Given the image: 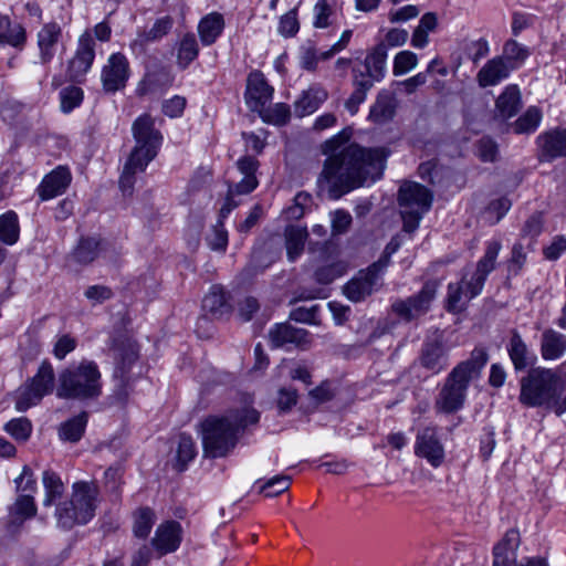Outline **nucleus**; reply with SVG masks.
Here are the masks:
<instances>
[{
	"instance_id": "nucleus-50",
	"label": "nucleus",
	"mask_w": 566,
	"mask_h": 566,
	"mask_svg": "<svg viewBox=\"0 0 566 566\" xmlns=\"http://www.w3.org/2000/svg\"><path fill=\"white\" fill-rule=\"evenodd\" d=\"M346 272V264L344 262H334L318 268L315 271V280L321 284H329L335 279L344 275Z\"/></svg>"
},
{
	"instance_id": "nucleus-46",
	"label": "nucleus",
	"mask_w": 566,
	"mask_h": 566,
	"mask_svg": "<svg viewBox=\"0 0 566 566\" xmlns=\"http://www.w3.org/2000/svg\"><path fill=\"white\" fill-rule=\"evenodd\" d=\"M292 479L289 475L280 474L275 475L261 484V480H258L255 484H260L259 493L264 494L268 497L277 496L291 486Z\"/></svg>"
},
{
	"instance_id": "nucleus-64",
	"label": "nucleus",
	"mask_w": 566,
	"mask_h": 566,
	"mask_svg": "<svg viewBox=\"0 0 566 566\" xmlns=\"http://www.w3.org/2000/svg\"><path fill=\"white\" fill-rule=\"evenodd\" d=\"M565 251H566V237L557 235L553 239L552 243L543 250V253L547 260L555 261Z\"/></svg>"
},
{
	"instance_id": "nucleus-60",
	"label": "nucleus",
	"mask_w": 566,
	"mask_h": 566,
	"mask_svg": "<svg viewBox=\"0 0 566 566\" xmlns=\"http://www.w3.org/2000/svg\"><path fill=\"white\" fill-rule=\"evenodd\" d=\"M318 306L313 305L311 307H297L290 313V318L306 324H317Z\"/></svg>"
},
{
	"instance_id": "nucleus-34",
	"label": "nucleus",
	"mask_w": 566,
	"mask_h": 566,
	"mask_svg": "<svg viewBox=\"0 0 566 566\" xmlns=\"http://www.w3.org/2000/svg\"><path fill=\"white\" fill-rule=\"evenodd\" d=\"M507 352L516 370L526 369L530 365L533 364V360L535 359L528 350L525 342L515 329L512 332Z\"/></svg>"
},
{
	"instance_id": "nucleus-17",
	"label": "nucleus",
	"mask_w": 566,
	"mask_h": 566,
	"mask_svg": "<svg viewBox=\"0 0 566 566\" xmlns=\"http://www.w3.org/2000/svg\"><path fill=\"white\" fill-rule=\"evenodd\" d=\"M129 76V63L122 53L112 54L102 70L103 87L106 92H116L124 87Z\"/></svg>"
},
{
	"instance_id": "nucleus-7",
	"label": "nucleus",
	"mask_w": 566,
	"mask_h": 566,
	"mask_svg": "<svg viewBox=\"0 0 566 566\" xmlns=\"http://www.w3.org/2000/svg\"><path fill=\"white\" fill-rule=\"evenodd\" d=\"M102 394L101 373L92 360H82L59 375L56 396L63 399H96Z\"/></svg>"
},
{
	"instance_id": "nucleus-12",
	"label": "nucleus",
	"mask_w": 566,
	"mask_h": 566,
	"mask_svg": "<svg viewBox=\"0 0 566 566\" xmlns=\"http://www.w3.org/2000/svg\"><path fill=\"white\" fill-rule=\"evenodd\" d=\"M95 44L90 30L80 35L75 54L67 64V76L72 82L81 83L90 71L95 59Z\"/></svg>"
},
{
	"instance_id": "nucleus-39",
	"label": "nucleus",
	"mask_w": 566,
	"mask_h": 566,
	"mask_svg": "<svg viewBox=\"0 0 566 566\" xmlns=\"http://www.w3.org/2000/svg\"><path fill=\"white\" fill-rule=\"evenodd\" d=\"M396 112V103L394 97L387 93L378 94L376 102L370 108L369 118L375 123L382 124L390 120Z\"/></svg>"
},
{
	"instance_id": "nucleus-24",
	"label": "nucleus",
	"mask_w": 566,
	"mask_h": 566,
	"mask_svg": "<svg viewBox=\"0 0 566 566\" xmlns=\"http://www.w3.org/2000/svg\"><path fill=\"white\" fill-rule=\"evenodd\" d=\"M518 546V531L509 530L503 539L493 548V566H516V551Z\"/></svg>"
},
{
	"instance_id": "nucleus-6",
	"label": "nucleus",
	"mask_w": 566,
	"mask_h": 566,
	"mask_svg": "<svg viewBox=\"0 0 566 566\" xmlns=\"http://www.w3.org/2000/svg\"><path fill=\"white\" fill-rule=\"evenodd\" d=\"M387 45L381 42L367 52L364 60V70L358 66L352 69L354 91L345 101V108L355 115L359 105L366 101L367 93L375 83L381 82L386 75Z\"/></svg>"
},
{
	"instance_id": "nucleus-48",
	"label": "nucleus",
	"mask_w": 566,
	"mask_h": 566,
	"mask_svg": "<svg viewBox=\"0 0 566 566\" xmlns=\"http://www.w3.org/2000/svg\"><path fill=\"white\" fill-rule=\"evenodd\" d=\"M326 98L323 91H308L295 103V112L300 116H305L315 112L319 104Z\"/></svg>"
},
{
	"instance_id": "nucleus-9",
	"label": "nucleus",
	"mask_w": 566,
	"mask_h": 566,
	"mask_svg": "<svg viewBox=\"0 0 566 566\" xmlns=\"http://www.w3.org/2000/svg\"><path fill=\"white\" fill-rule=\"evenodd\" d=\"M433 195L424 186L415 182H403L398 191V203L401 209L403 231L412 233L419 227L423 214L430 210Z\"/></svg>"
},
{
	"instance_id": "nucleus-55",
	"label": "nucleus",
	"mask_w": 566,
	"mask_h": 566,
	"mask_svg": "<svg viewBox=\"0 0 566 566\" xmlns=\"http://www.w3.org/2000/svg\"><path fill=\"white\" fill-rule=\"evenodd\" d=\"M314 21L313 25L316 29H325L328 28L331 22V17L333 15V8L327 3L326 0H318L314 6Z\"/></svg>"
},
{
	"instance_id": "nucleus-51",
	"label": "nucleus",
	"mask_w": 566,
	"mask_h": 566,
	"mask_svg": "<svg viewBox=\"0 0 566 566\" xmlns=\"http://www.w3.org/2000/svg\"><path fill=\"white\" fill-rule=\"evenodd\" d=\"M4 429L15 440L25 441L29 439V437L31 434L32 424L28 418L21 417V418H15V419L10 420L6 424Z\"/></svg>"
},
{
	"instance_id": "nucleus-35",
	"label": "nucleus",
	"mask_w": 566,
	"mask_h": 566,
	"mask_svg": "<svg viewBox=\"0 0 566 566\" xmlns=\"http://www.w3.org/2000/svg\"><path fill=\"white\" fill-rule=\"evenodd\" d=\"M566 352V336L554 331L546 329L542 334L541 353L544 359L554 360Z\"/></svg>"
},
{
	"instance_id": "nucleus-31",
	"label": "nucleus",
	"mask_w": 566,
	"mask_h": 566,
	"mask_svg": "<svg viewBox=\"0 0 566 566\" xmlns=\"http://www.w3.org/2000/svg\"><path fill=\"white\" fill-rule=\"evenodd\" d=\"M259 166V160L252 156H243L237 161L238 170L243 175L241 181L235 184L237 193H250L258 187L259 180L255 174Z\"/></svg>"
},
{
	"instance_id": "nucleus-42",
	"label": "nucleus",
	"mask_w": 566,
	"mask_h": 566,
	"mask_svg": "<svg viewBox=\"0 0 566 566\" xmlns=\"http://www.w3.org/2000/svg\"><path fill=\"white\" fill-rule=\"evenodd\" d=\"M86 423L87 413L84 411L65 421L61 424L59 431L61 439L70 442H77L85 431Z\"/></svg>"
},
{
	"instance_id": "nucleus-62",
	"label": "nucleus",
	"mask_w": 566,
	"mask_h": 566,
	"mask_svg": "<svg viewBox=\"0 0 566 566\" xmlns=\"http://www.w3.org/2000/svg\"><path fill=\"white\" fill-rule=\"evenodd\" d=\"M504 54L506 57H504L507 62L509 61H524L527 55L528 51L526 48L522 46L520 43H517L515 40H509L504 44Z\"/></svg>"
},
{
	"instance_id": "nucleus-41",
	"label": "nucleus",
	"mask_w": 566,
	"mask_h": 566,
	"mask_svg": "<svg viewBox=\"0 0 566 566\" xmlns=\"http://www.w3.org/2000/svg\"><path fill=\"white\" fill-rule=\"evenodd\" d=\"M20 235L19 219L14 211L10 210L0 216V241L8 245L18 242Z\"/></svg>"
},
{
	"instance_id": "nucleus-43",
	"label": "nucleus",
	"mask_w": 566,
	"mask_h": 566,
	"mask_svg": "<svg viewBox=\"0 0 566 566\" xmlns=\"http://www.w3.org/2000/svg\"><path fill=\"white\" fill-rule=\"evenodd\" d=\"M542 120V112L536 106H530L513 124L515 134L534 133Z\"/></svg>"
},
{
	"instance_id": "nucleus-57",
	"label": "nucleus",
	"mask_w": 566,
	"mask_h": 566,
	"mask_svg": "<svg viewBox=\"0 0 566 566\" xmlns=\"http://www.w3.org/2000/svg\"><path fill=\"white\" fill-rule=\"evenodd\" d=\"M543 213L542 212H535L525 221L522 230H521V237L522 238H530L531 241H535V239L542 233L543 231Z\"/></svg>"
},
{
	"instance_id": "nucleus-1",
	"label": "nucleus",
	"mask_w": 566,
	"mask_h": 566,
	"mask_svg": "<svg viewBox=\"0 0 566 566\" xmlns=\"http://www.w3.org/2000/svg\"><path fill=\"white\" fill-rule=\"evenodd\" d=\"M353 128L345 127L323 144L327 156L318 176L317 185L327 186V196L337 200L344 195L380 179L388 151L385 148H367L357 143L348 144Z\"/></svg>"
},
{
	"instance_id": "nucleus-4",
	"label": "nucleus",
	"mask_w": 566,
	"mask_h": 566,
	"mask_svg": "<svg viewBox=\"0 0 566 566\" xmlns=\"http://www.w3.org/2000/svg\"><path fill=\"white\" fill-rule=\"evenodd\" d=\"M132 132L136 145L124 166L119 179V186L124 195H132L135 175L146 169L148 164L157 156L163 142V136L155 128V120L149 114L137 117L133 123Z\"/></svg>"
},
{
	"instance_id": "nucleus-56",
	"label": "nucleus",
	"mask_w": 566,
	"mask_h": 566,
	"mask_svg": "<svg viewBox=\"0 0 566 566\" xmlns=\"http://www.w3.org/2000/svg\"><path fill=\"white\" fill-rule=\"evenodd\" d=\"M418 63L417 55L411 51L399 52L394 61V74L396 76L407 73L416 67Z\"/></svg>"
},
{
	"instance_id": "nucleus-27",
	"label": "nucleus",
	"mask_w": 566,
	"mask_h": 566,
	"mask_svg": "<svg viewBox=\"0 0 566 566\" xmlns=\"http://www.w3.org/2000/svg\"><path fill=\"white\" fill-rule=\"evenodd\" d=\"M512 69L513 65L502 56L489 60L478 73V83L481 87L496 85L510 75Z\"/></svg>"
},
{
	"instance_id": "nucleus-20",
	"label": "nucleus",
	"mask_w": 566,
	"mask_h": 566,
	"mask_svg": "<svg viewBox=\"0 0 566 566\" xmlns=\"http://www.w3.org/2000/svg\"><path fill=\"white\" fill-rule=\"evenodd\" d=\"M61 39L62 28L57 22L51 21L42 25L36 34L41 64L45 65L54 59Z\"/></svg>"
},
{
	"instance_id": "nucleus-38",
	"label": "nucleus",
	"mask_w": 566,
	"mask_h": 566,
	"mask_svg": "<svg viewBox=\"0 0 566 566\" xmlns=\"http://www.w3.org/2000/svg\"><path fill=\"white\" fill-rule=\"evenodd\" d=\"M307 235L305 228L298 226L286 227L284 237L287 258L291 262H294L303 253Z\"/></svg>"
},
{
	"instance_id": "nucleus-11",
	"label": "nucleus",
	"mask_w": 566,
	"mask_h": 566,
	"mask_svg": "<svg viewBox=\"0 0 566 566\" xmlns=\"http://www.w3.org/2000/svg\"><path fill=\"white\" fill-rule=\"evenodd\" d=\"M439 289L437 280L427 281L421 290L407 298L396 300L391 304V311L403 322H412L424 315L431 307Z\"/></svg>"
},
{
	"instance_id": "nucleus-47",
	"label": "nucleus",
	"mask_w": 566,
	"mask_h": 566,
	"mask_svg": "<svg viewBox=\"0 0 566 566\" xmlns=\"http://www.w3.org/2000/svg\"><path fill=\"white\" fill-rule=\"evenodd\" d=\"M197 454L196 446L190 436L180 434L177 448V461L176 468L179 471H184L188 463L195 459Z\"/></svg>"
},
{
	"instance_id": "nucleus-2",
	"label": "nucleus",
	"mask_w": 566,
	"mask_h": 566,
	"mask_svg": "<svg viewBox=\"0 0 566 566\" xmlns=\"http://www.w3.org/2000/svg\"><path fill=\"white\" fill-rule=\"evenodd\" d=\"M259 420L260 413L253 408L231 410L222 417L206 418L200 423L205 457L228 455L235 448L240 432L256 424Z\"/></svg>"
},
{
	"instance_id": "nucleus-40",
	"label": "nucleus",
	"mask_w": 566,
	"mask_h": 566,
	"mask_svg": "<svg viewBox=\"0 0 566 566\" xmlns=\"http://www.w3.org/2000/svg\"><path fill=\"white\" fill-rule=\"evenodd\" d=\"M42 482L45 490L43 505L48 507L53 505L57 499H61L65 488L60 475L51 470H45L43 472Z\"/></svg>"
},
{
	"instance_id": "nucleus-36",
	"label": "nucleus",
	"mask_w": 566,
	"mask_h": 566,
	"mask_svg": "<svg viewBox=\"0 0 566 566\" xmlns=\"http://www.w3.org/2000/svg\"><path fill=\"white\" fill-rule=\"evenodd\" d=\"M27 41V32L22 24L12 23L8 15H0V43L22 48Z\"/></svg>"
},
{
	"instance_id": "nucleus-30",
	"label": "nucleus",
	"mask_w": 566,
	"mask_h": 566,
	"mask_svg": "<svg viewBox=\"0 0 566 566\" xmlns=\"http://www.w3.org/2000/svg\"><path fill=\"white\" fill-rule=\"evenodd\" d=\"M226 27L224 18L219 12H211L201 18L198 23L200 42L210 46L217 42Z\"/></svg>"
},
{
	"instance_id": "nucleus-21",
	"label": "nucleus",
	"mask_w": 566,
	"mask_h": 566,
	"mask_svg": "<svg viewBox=\"0 0 566 566\" xmlns=\"http://www.w3.org/2000/svg\"><path fill=\"white\" fill-rule=\"evenodd\" d=\"M501 248V242L497 240L486 243L485 253L478 262L476 270L470 279L473 295H479L482 292L488 275L495 269V262Z\"/></svg>"
},
{
	"instance_id": "nucleus-53",
	"label": "nucleus",
	"mask_w": 566,
	"mask_h": 566,
	"mask_svg": "<svg viewBox=\"0 0 566 566\" xmlns=\"http://www.w3.org/2000/svg\"><path fill=\"white\" fill-rule=\"evenodd\" d=\"M61 108L64 113L73 111L83 101V91L76 86H69L61 91Z\"/></svg>"
},
{
	"instance_id": "nucleus-54",
	"label": "nucleus",
	"mask_w": 566,
	"mask_h": 566,
	"mask_svg": "<svg viewBox=\"0 0 566 566\" xmlns=\"http://www.w3.org/2000/svg\"><path fill=\"white\" fill-rule=\"evenodd\" d=\"M260 115L268 123L284 125L289 122L291 113L289 105L284 103H277L272 108H264L263 113Z\"/></svg>"
},
{
	"instance_id": "nucleus-14",
	"label": "nucleus",
	"mask_w": 566,
	"mask_h": 566,
	"mask_svg": "<svg viewBox=\"0 0 566 566\" xmlns=\"http://www.w3.org/2000/svg\"><path fill=\"white\" fill-rule=\"evenodd\" d=\"M418 361L422 368L437 375L449 366V349L440 336L427 338L420 349Z\"/></svg>"
},
{
	"instance_id": "nucleus-8",
	"label": "nucleus",
	"mask_w": 566,
	"mask_h": 566,
	"mask_svg": "<svg viewBox=\"0 0 566 566\" xmlns=\"http://www.w3.org/2000/svg\"><path fill=\"white\" fill-rule=\"evenodd\" d=\"M564 390L560 377L552 369L533 368L521 379L520 402L528 408H553Z\"/></svg>"
},
{
	"instance_id": "nucleus-63",
	"label": "nucleus",
	"mask_w": 566,
	"mask_h": 566,
	"mask_svg": "<svg viewBox=\"0 0 566 566\" xmlns=\"http://www.w3.org/2000/svg\"><path fill=\"white\" fill-rule=\"evenodd\" d=\"M312 196L301 191L294 197V206L289 208L287 213L291 218L298 219L304 216L305 208L311 203Z\"/></svg>"
},
{
	"instance_id": "nucleus-45",
	"label": "nucleus",
	"mask_w": 566,
	"mask_h": 566,
	"mask_svg": "<svg viewBox=\"0 0 566 566\" xmlns=\"http://www.w3.org/2000/svg\"><path fill=\"white\" fill-rule=\"evenodd\" d=\"M156 522L155 512L150 507H140L134 513V535L146 538Z\"/></svg>"
},
{
	"instance_id": "nucleus-23",
	"label": "nucleus",
	"mask_w": 566,
	"mask_h": 566,
	"mask_svg": "<svg viewBox=\"0 0 566 566\" xmlns=\"http://www.w3.org/2000/svg\"><path fill=\"white\" fill-rule=\"evenodd\" d=\"M36 514L34 497L31 494H21L15 502L9 507L7 520V528L11 533H15L25 520Z\"/></svg>"
},
{
	"instance_id": "nucleus-26",
	"label": "nucleus",
	"mask_w": 566,
	"mask_h": 566,
	"mask_svg": "<svg viewBox=\"0 0 566 566\" xmlns=\"http://www.w3.org/2000/svg\"><path fill=\"white\" fill-rule=\"evenodd\" d=\"M471 280L464 277L457 283H449L446 298V310L449 313L459 314L463 312L469 302L476 295L472 294Z\"/></svg>"
},
{
	"instance_id": "nucleus-25",
	"label": "nucleus",
	"mask_w": 566,
	"mask_h": 566,
	"mask_svg": "<svg viewBox=\"0 0 566 566\" xmlns=\"http://www.w3.org/2000/svg\"><path fill=\"white\" fill-rule=\"evenodd\" d=\"M72 176L66 167H57L46 175L39 187L42 200H48L63 193L71 182Z\"/></svg>"
},
{
	"instance_id": "nucleus-32",
	"label": "nucleus",
	"mask_w": 566,
	"mask_h": 566,
	"mask_svg": "<svg viewBox=\"0 0 566 566\" xmlns=\"http://www.w3.org/2000/svg\"><path fill=\"white\" fill-rule=\"evenodd\" d=\"M496 114L503 119L515 116L522 107L521 93L516 85L507 86L495 102Z\"/></svg>"
},
{
	"instance_id": "nucleus-59",
	"label": "nucleus",
	"mask_w": 566,
	"mask_h": 566,
	"mask_svg": "<svg viewBox=\"0 0 566 566\" xmlns=\"http://www.w3.org/2000/svg\"><path fill=\"white\" fill-rule=\"evenodd\" d=\"M300 30V23L297 20L296 10H290L287 13L281 17L279 23V32L284 38L294 36Z\"/></svg>"
},
{
	"instance_id": "nucleus-13",
	"label": "nucleus",
	"mask_w": 566,
	"mask_h": 566,
	"mask_svg": "<svg viewBox=\"0 0 566 566\" xmlns=\"http://www.w3.org/2000/svg\"><path fill=\"white\" fill-rule=\"evenodd\" d=\"M117 366L114 377L119 380V388L116 392L118 399L125 400L128 397V389L130 381L134 379L132 368L138 359L137 344L130 339L122 342L117 348Z\"/></svg>"
},
{
	"instance_id": "nucleus-22",
	"label": "nucleus",
	"mask_w": 566,
	"mask_h": 566,
	"mask_svg": "<svg viewBox=\"0 0 566 566\" xmlns=\"http://www.w3.org/2000/svg\"><path fill=\"white\" fill-rule=\"evenodd\" d=\"M541 159L551 161L566 156V129H553L537 137Z\"/></svg>"
},
{
	"instance_id": "nucleus-19",
	"label": "nucleus",
	"mask_w": 566,
	"mask_h": 566,
	"mask_svg": "<svg viewBox=\"0 0 566 566\" xmlns=\"http://www.w3.org/2000/svg\"><path fill=\"white\" fill-rule=\"evenodd\" d=\"M182 538V527L177 521L161 523L151 539V545L161 557L178 549Z\"/></svg>"
},
{
	"instance_id": "nucleus-16",
	"label": "nucleus",
	"mask_w": 566,
	"mask_h": 566,
	"mask_svg": "<svg viewBox=\"0 0 566 566\" xmlns=\"http://www.w3.org/2000/svg\"><path fill=\"white\" fill-rule=\"evenodd\" d=\"M273 87L266 82L264 74L253 71L247 80L245 101L252 112L263 113L264 107L273 97Z\"/></svg>"
},
{
	"instance_id": "nucleus-3",
	"label": "nucleus",
	"mask_w": 566,
	"mask_h": 566,
	"mask_svg": "<svg viewBox=\"0 0 566 566\" xmlns=\"http://www.w3.org/2000/svg\"><path fill=\"white\" fill-rule=\"evenodd\" d=\"M489 360L484 347H475L470 358L459 363L447 376L436 399V408L444 413L460 410L465 402L470 382L478 379Z\"/></svg>"
},
{
	"instance_id": "nucleus-5",
	"label": "nucleus",
	"mask_w": 566,
	"mask_h": 566,
	"mask_svg": "<svg viewBox=\"0 0 566 566\" xmlns=\"http://www.w3.org/2000/svg\"><path fill=\"white\" fill-rule=\"evenodd\" d=\"M99 488L93 481H77L72 485L67 500L56 504L54 516L59 527L71 530L87 524L94 516L98 504Z\"/></svg>"
},
{
	"instance_id": "nucleus-61",
	"label": "nucleus",
	"mask_w": 566,
	"mask_h": 566,
	"mask_svg": "<svg viewBox=\"0 0 566 566\" xmlns=\"http://www.w3.org/2000/svg\"><path fill=\"white\" fill-rule=\"evenodd\" d=\"M77 342L69 334L62 335L54 344L53 354L57 359H64L65 356L76 348Z\"/></svg>"
},
{
	"instance_id": "nucleus-37",
	"label": "nucleus",
	"mask_w": 566,
	"mask_h": 566,
	"mask_svg": "<svg viewBox=\"0 0 566 566\" xmlns=\"http://www.w3.org/2000/svg\"><path fill=\"white\" fill-rule=\"evenodd\" d=\"M199 55V44L193 33L184 34L177 44V65L186 70Z\"/></svg>"
},
{
	"instance_id": "nucleus-33",
	"label": "nucleus",
	"mask_w": 566,
	"mask_h": 566,
	"mask_svg": "<svg viewBox=\"0 0 566 566\" xmlns=\"http://www.w3.org/2000/svg\"><path fill=\"white\" fill-rule=\"evenodd\" d=\"M99 241L93 237H82L67 260L78 265L91 264L98 255Z\"/></svg>"
},
{
	"instance_id": "nucleus-44",
	"label": "nucleus",
	"mask_w": 566,
	"mask_h": 566,
	"mask_svg": "<svg viewBox=\"0 0 566 566\" xmlns=\"http://www.w3.org/2000/svg\"><path fill=\"white\" fill-rule=\"evenodd\" d=\"M172 24L174 20L169 15L156 20L153 28L148 32L139 34L138 38L134 41L133 45L139 44L140 46H143L148 42H154L161 39L171 30Z\"/></svg>"
},
{
	"instance_id": "nucleus-28",
	"label": "nucleus",
	"mask_w": 566,
	"mask_h": 566,
	"mask_svg": "<svg viewBox=\"0 0 566 566\" xmlns=\"http://www.w3.org/2000/svg\"><path fill=\"white\" fill-rule=\"evenodd\" d=\"M202 308L213 318L228 317L232 313L227 292L219 285H213L202 300Z\"/></svg>"
},
{
	"instance_id": "nucleus-49",
	"label": "nucleus",
	"mask_w": 566,
	"mask_h": 566,
	"mask_svg": "<svg viewBox=\"0 0 566 566\" xmlns=\"http://www.w3.org/2000/svg\"><path fill=\"white\" fill-rule=\"evenodd\" d=\"M207 244L213 251L224 253L228 247V232L224 229L223 221L218 219L212 227L211 232L206 238Z\"/></svg>"
},
{
	"instance_id": "nucleus-29",
	"label": "nucleus",
	"mask_w": 566,
	"mask_h": 566,
	"mask_svg": "<svg viewBox=\"0 0 566 566\" xmlns=\"http://www.w3.org/2000/svg\"><path fill=\"white\" fill-rule=\"evenodd\" d=\"M377 282L375 275L367 270L359 271L358 275L344 286V294L353 302H360L373 293Z\"/></svg>"
},
{
	"instance_id": "nucleus-52",
	"label": "nucleus",
	"mask_w": 566,
	"mask_h": 566,
	"mask_svg": "<svg viewBox=\"0 0 566 566\" xmlns=\"http://www.w3.org/2000/svg\"><path fill=\"white\" fill-rule=\"evenodd\" d=\"M279 254L277 251H272L269 244H263L253 250L251 262L256 269L264 270L275 262Z\"/></svg>"
},
{
	"instance_id": "nucleus-15",
	"label": "nucleus",
	"mask_w": 566,
	"mask_h": 566,
	"mask_svg": "<svg viewBox=\"0 0 566 566\" xmlns=\"http://www.w3.org/2000/svg\"><path fill=\"white\" fill-rule=\"evenodd\" d=\"M415 454L426 459L433 468L444 461V448L439 439L437 428L426 427L418 431L415 442Z\"/></svg>"
},
{
	"instance_id": "nucleus-18",
	"label": "nucleus",
	"mask_w": 566,
	"mask_h": 566,
	"mask_svg": "<svg viewBox=\"0 0 566 566\" xmlns=\"http://www.w3.org/2000/svg\"><path fill=\"white\" fill-rule=\"evenodd\" d=\"M272 347L279 348L291 344L298 348L306 349L311 344L310 333L304 328H297L289 323L276 324L269 332Z\"/></svg>"
},
{
	"instance_id": "nucleus-58",
	"label": "nucleus",
	"mask_w": 566,
	"mask_h": 566,
	"mask_svg": "<svg viewBox=\"0 0 566 566\" xmlns=\"http://www.w3.org/2000/svg\"><path fill=\"white\" fill-rule=\"evenodd\" d=\"M526 262V252L521 242H515L512 247L511 258L507 260V271L517 275Z\"/></svg>"
},
{
	"instance_id": "nucleus-10",
	"label": "nucleus",
	"mask_w": 566,
	"mask_h": 566,
	"mask_svg": "<svg viewBox=\"0 0 566 566\" xmlns=\"http://www.w3.org/2000/svg\"><path fill=\"white\" fill-rule=\"evenodd\" d=\"M55 374L50 361L43 360L36 374L21 387L15 398V409L20 412L38 405L54 389Z\"/></svg>"
}]
</instances>
